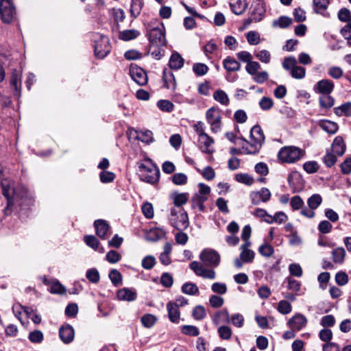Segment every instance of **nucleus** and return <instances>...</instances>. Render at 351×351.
<instances>
[{"label":"nucleus","instance_id":"nucleus-1","mask_svg":"<svg viewBox=\"0 0 351 351\" xmlns=\"http://www.w3.org/2000/svg\"><path fill=\"white\" fill-rule=\"evenodd\" d=\"M265 135L263 130L258 125H254L250 134V140L244 137L239 138L242 141L241 149L244 154L255 155L260 152V150L265 143Z\"/></svg>","mask_w":351,"mask_h":351},{"label":"nucleus","instance_id":"nucleus-2","mask_svg":"<svg viewBox=\"0 0 351 351\" xmlns=\"http://www.w3.org/2000/svg\"><path fill=\"white\" fill-rule=\"evenodd\" d=\"M139 179L148 184L154 185L160 179V170L152 159L147 158L136 162Z\"/></svg>","mask_w":351,"mask_h":351},{"label":"nucleus","instance_id":"nucleus-3","mask_svg":"<svg viewBox=\"0 0 351 351\" xmlns=\"http://www.w3.org/2000/svg\"><path fill=\"white\" fill-rule=\"evenodd\" d=\"M169 219L171 225L180 231L186 230L189 226L188 215L183 208H172Z\"/></svg>","mask_w":351,"mask_h":351},{"label":"nucleus","instance_id":"nucleus-4","mask_svg":"<svg viewBox=\"0 0 351 351\" xmlns=\"http://www.w3.org/2000/svg\"><path fill=\"white\" fill-rule=\"evenodd\" d=\"M303 151L295 146H287L280 149L278 154L279 160L287 163H293L300 159Z\"/></svg>","mask_w":351,"mask_h":351},{"label":"nucleus","instance_id":"nucleus-5","mask_svg":"<svg viewBox=\"0 0 351 351\" xmlns=\"http://www.w3.org/2000/svg\"><path fill=\"white\" fill-rule=\"evenodd\" d=\"M147 36L151 46H165L167 41L165 38V28L163 24L152 28L147 32Z\"/></svg>","mask_w":351,"mask_h":351},{"label":"nucleus","instance_id":"nucleus-6","mask_svg":"<svg viewBox=\"0 0 351 351\" xmlns=\"http://www.w3.org/2000/svg\"><path fill=\"white\" fill-rule=\"evenodd\" d=\"M0 16L2 21L6 23H10L16 19V9L11 0L0 1Z\"/></svg>","mask_w":351,"mask_h":351},{"label":"nucleus","instance_id":"nucleus-7","mask_svg":"<svg viewBox=\"0 0 351 351\" xmlns=\"http://www.w3.org/2000/svg\"><path fill=\"white\" fill-rule=\"evenodd\" d=\"M202 263L209 267H217L220 263L219 254L213 249H204L199 254Z\"/></svg>","mask_w":351,"mask_h":351},{"label":"nucleus","instance_id":"nucleus-8","mask_svg":"<svg viewBox=\"0 0 351 351\" xmlns=\"http://www.w3.org/2000/svg\"><path fill=\"white\" fill-rule=\"evenodd\" d=\"M94 51L97 58H105L110 51L109 38L104 35H99L98 39H95Z\"/></svg>","mask_w":351,"mask_h":351},{"label":"nucleus","instance_id":"nucleus-9","mask_svg":"<svg viewBox=\"0 0 351 351\" xmlns=\"http://www.w3.org/2000/svg\"><path fill=\"white\" fill-rule=\"evenodd\" d=\"M322 197L319 194L312 195L307 199L308 208H303V209L300 210V214L308 219L314 218L315 216V210L322 204Z\"/></svg>","mask_w":351,"mask_h":351},{"label":"nucleus","instance_id":"nucleus-10","mask_svg":"<svg viewBox=\"0 0 351 351\" xmlns=\"http://www.w3.org/2000/svg\"><path fill=\"white\" fill-rule=\"evenodd\" d=\"M207 122L210 125L213 132L217 133L221 130V116L218 108L211 107L206 112Z\"/></svg>","mask_w":351,"mask_h":351},{"label":"nucleus","instance_id":"nucleus-11","mask_svg":"<svg viewBox=\"0 0 351 351\" xmlns=\"http://www.w3.org/2000/svg\"><path fill=\"white\" fill-rule=\"evenodd\" d=\"M223 316L224 318V321L226 322H231L232 325L237 328L243 327L244 324V317L240 313H235L230 317V315L227 310H223V311L218 312L216 313L213 322L215 324L218 325L219 324L218 317Z\"/></svg>","mask_w":351,"mask_h":351},{"label":"nucleus","instance_id":"nucleus-12","mask_svg":"<svg viewBox=\"0 0 351 351\" xmlns=\"http://www.w3.org/2000/svg\"><path fill=\"white\" fill-rule=\"evenodd\" d=\"M189 267L198 276L204 278L213 280L216 278V273L213 269H209L204 267V265L197 262L193 261L190 263Z\"/></svg>","mask_w":351,"mask_h":351},{"label":"nucleus","instance_id":"nucleus-13","mask_svg":"<svg viewBox=\"0 0 351 351\" xmlns=\"http://www.w3.org/2000/svg\"><path fill=\"white\" fill-rule=\"evenodd\" d=\"M130 75L132 80L139 86L147 84L148 78L146 72L141 67L134 65L130 69Z\"/></svg>","mask_w":351,"mask_h":351},{"label":"nucleus","instance_id":"nucleus-14","mask_svg":"<svg viewBox=\"0 0 351 351\" xmlns=\"http://www.w3.org/2000/svg\"><path fill=\"white\" fill-rule=\"evenodd\" d=\"M252 203L254 205H258L261 202H267L271 197V193L267 188H262L258 191H253L250 193Z\"/></svg>","mask_w":351,"mask_h":351},{"label":"nucleus","instance_id":"nucleus-15","mask_svg":"<svg viewBox=\"0 0 351 351\" xmlns=\"http://www.w3.org/2000/svg\"><path fill=\"white\" fill-rule=\"evenodd\" d=\"M335 88V84L328 79L321 80L316 83L314 90L319 94L330 95Z\"/></svg>","mask_w":351,"mask_h":351},{"label":"nucleus","instance_id":"nucleus-16","mask_svg":"<svg viewBox=\"0 0 351 351\" xmlns=\"http://www.w3.org/2000/svg\"><path fill=\"white\" fill-rule=\"evenodd\" d=\"M307 319L301 313H297L288 321L287 324L292 330L299 331L306 326Z\"/></svg>","mask_w":351,"mask_h":351},{"label":"nucleus","instance_id":"nucleus-17","mask_svg":"<svg viewBox=\"0 0 351 351\" xmlns=\"http://www.w3.org/2000/svg\"><path fill=\"white\" fill-rule=\"evenodd\" d=\"M199 148L202 152L206 154H213L214 149L211 145L214 144V139L207 134H202L198 138Z\"/></svg>","mask_w":351,"mask_h":351},{"label":"nucleus","instance_id":"nucleus-18","mask_svg":"<svg viewBox=\"0 0 351 351\" xmlns=\"http://www.w3.org/2000/svg\"><path fill=\"white\" fill-rule=\"evenodd\" d=\"M252 16L254 18H260V21L263 19L264 14L266 12L265 5L263 0H254L251 5Z\"/></svg>","mask_w":351,"mask_h":351},{"label":"nucleus","instance_id":"nucleus-19","mask_svg":"<svg viewBox=\"0 0 351 351\" xmlns=\"http://www.w3.org/2000/svg\"><path fill=\"white\" fill-rule=\"evenodd\" d=\"M59 336L64 343H71L75 336L73 328L69 324L62 326L59 329Z\"/></svg>","mask_w":351,"mask_h":351},{"label":"nucleus","instance_id":"nucleus-20","mask_svg":"<svg viewBox=\"0 0 351 351\" xmlns=\"http://www.w3.org/2000/svg\"><path fill=\"white\" fill-rule=\"evenodd\" d=\"M97 235L102 239H106V234L110 230V226L104 219H97L94 222Z\"/></svg>","mask_w":351,"mask_h":351},{"label":"nucleus","instance_id":"nucleus-21","mask_svg":"<svg viewBox=\"0 0 351 351\" xmlns=\"http://www.w3.org/2000/svg\"><path fill=\"white\" fill-rule=\"evenodd\" d=\"M248 3L246 0H231L230 9L237 15L242 14L247 9Z\"/></svg>","mask_w":351,"mask_h":351},{"label":"nucleus","instance_id":"nucleus-22","mask_svg":"<svg viewBox=\"0 0 351 351\" xmlns=\"http://www.w3.org/2000/svg\"><path fill=\"white\" fill-rule=\"evenodd\" d=\"M162 80L164 86L168 89L174 90L176 86V79L173 73L167 69H165L162 71Z\"/></svg>","mask_w":351,"mask_h":351},{"label":"nucleus","instance_id":"nucleus-23","mask_svg":"<svg viewBox=\"0 0 351 351\" xmlns=\"http://www.w3.org/2000/svg\"><path fill=\"white\" fill-rule=\"evenodd\" d=\"M167 309L168 311V317L170 321L173 323H178L180 313L178 305L174 304L173 302H169L167 304Z\"/></svg>","mask_w":351,"mask_h":351},{"label":"nucleus","instance_id":"nucleus-24","mask_svg":"<svg viewBox=\"0 0 351 351\" xmlns=\"http://www.w3.org/2000/svg\"><path fill=\"white\" fill-rule=\"evenodd\" d=\"M189 194L188 193H173L171 195V198L173 199V204L176 208H181L180 207L185 204L189 199Z\"/></svg>","mask_w":351,"mask_h":351},{"label":"nucleus","instance_id":"nucleus-25","mask_svg":"<svg viewBox=\"0 0 351 351\" xmlns=\"http://www.w3.org/2000/svg\"><path fill=\"white\" fill-rule=\"evenodd\" d=\"M10 86L14 88L16 95L20 96L21 87V75L16 70L13 71L12 73L10 78Z\"/></svg>","mask_w":351,"mask_h":351},{"label":"nucleus","instance_id":"nucleus-26","mask_svg":"<svg viewBox=\"0 0 351 351\" xmlns=\"http://www.w3.org/2000/svg\"><path fill=\"white\" fill-rule=\"evenodd\" d=\"M318 125L323 130L330 134H335L339 128L337 123L326 119L319 121Z\"/></svg>","mask_w":351,"mask_h":351},{"label":"nucleus","instance_id":"nucleus-27","mask_svg":"<svg viewBox=\"0 0 351 351\" xmlns=\"http://www.w3.org/2000/svg\"><path fill=\"white\" fill-rule=\"evenodd\" d=\"M332 151L335 154L339 156H341L344 154L346 152V145L342 137H335L332 145Z\"/></svg>","mask_w":351,"mask_h":351},{"label":"nucleus","instance_id":"nucleus-28","mask_svg":"<svg viewBox=\"0 0 351 351\" xmlns=\"http://www.w3.org/2000/svg\"><path fill=\"white\" fill-rule=\"evenodd\" d=\"M117 298L120 300L131 302L136 298V293L132 289L123 288L118 291Z\"/></svg>","mask_w":351,"mask_h":351},{"label":"nucleus","instance_id":"nucleus-29","mask_svg":"<svg viewBox=\"0 0 351 351\" xmlns=\"http://www.w3.org/2000/svg\"><path fill=\"white\" fill-rule=\"evenodd\" d=\"M223 65L224 69L229 72L237 71L240 70L241 68L240 63L234 58L230 56L223 60Z\"/></svg>","mask_w":351,"mask_h":351},{"label":"nucleus","instance_id":"nucleus-30","mask_svg":"<svg viewBox=\"0 0 351 351\" xmlns=\"http://www.w3.org/2000/svg\"><path fill=\"white\" fill-rule=\"evenodd\" d=\"M184 64V59L178 53H173L170 57L169 66L171 69L178 70L181 69Z\"/></svg>","mask_w":351,"mask_h":351},{"label":"nucleus","instance_id":"nucleus-31","mask_svg":"<svg viewBox=\"0 0 351 351\" xmlns=\"http://www.w3.org/2000/svg\"><path fill=\"white\" fill-rule=\"evenodd\" d=\"M293 23L291 18L287 16H281L278 19H275L272 21V27L274 28H282L285 29L290 26Z\"/></svg>","mask_w":351,"mask_h":351},{"label":"nucleus","instance_id":"nucleus-32","mask_svg":"<svg viewBox=\"0 0 351 351\" xmlns=\"http://www.w3.org/2000/svg\"><path fill=\"white\" fill-rule=\"evenodd\" d=\"M331 254L335 263L342 264L344 262L346 252L343 247H338L332 251Z\"/></svg>","mask_w":351,"mask_h":351},{"label":"nucleus","instance_id":"nucleus-33","mask_svg":"<svg viewBox=\"0 0 351 351\" xmlns=\"http://www.w3.org/2000/svg\"><path fill=\"white\" fill-rule=\"evenodd\" d=\"M143 4V0H132L130 10L132 17L136 19L141 14Z\"/></svg>","mask_w":351,"mask_h":351},{"label":"nucleus","instance_id":"nucleus-34","mask_svg":"<svg viewBox=\"0 0 351 351\" xmlns=\"http://www.w3.org/2000/svg\"><path fill=\"white\" fill-rule=\"evenodd\" d=\"M136 138L145 143L149 144L154 141L153 134L150 130L136 131Z\"/></svg>","mask_w":351,"mask_h":351},{"label":"nucleus","instance_id":"nucleus-35","mask_svg":"<svg viewBox=\"0 0 351 351\" xmlns=\"http://www.w3.org/2000/svg\"><path fill=\"white\" fill-rule=\"evenodd\" d=\"M334 112L336 115L341 117L344 115L346 117L351 116V102H346L340 106L334 108Z\"/></svg>","mask_w":351,"mask_h":351},{"label":"nucleus","instance_id":"nucleus-36","mask_svg":"<svg viewBox=\"0 0 351 351\" xmlns=\"http://www.w3.org/2000/svg\"><path fill=\"white\" fill-rule=\"evenodd\" d=\"M329 0H313V6L315 13L324 14V12L328 8Z\"/></svg>","mask_w":351,"mask_h":351},{"label":"nucleus","instance_id":"nucleus-37","mask_svg":"<svg viewBox=\"0 0 351 351\" xmlns=\"http://www.w3.org/2000/svg\"><path fill=\"white\" fill-rule=\"evenodd\" d=\"M140 35V32L136 29H126L119 33L121 40L128 41L136 38Z\"/></svg>","mask_w":351,"mask_h":351},{"label":"nucleus","instance_id":"nucleus-38","mask_svg":"<svg viewBox=\"0 0 351 351\" xmlns=\"http://www.w3.org/2000/svg\"><path fill=\"white\" fill-rule=\"evenodd\" d=\"M213 98L223 106H228L230 100L228 95L222 90H217L213 93Z\"/></svg>","mask_w":351,"mask_h":351},{"label":"nucleus","instance_id":"nucleus-39","mask_svg":"<svg viewBox=\"0 0 351 351\" xmlns=\"http://www.w3.org/2000/svg\"><path fill=\"white\" fill-rule=\"evenodd\" d=\"M319 106L324 108L329 109L335 104V99L330 95H324L319 98Z\"/></svg>","mask_w":351,"mask_h":351},{"label":"nucleus","instance_id":"nucleus-40","mask_svg":"<svg viewBox=\"0 0 351 351\" xmlns=\"http://www.w3.org/2000/svg\"><path fill=\"white\" fill-rule=\"evenodd\" d=\"M182 291L185 294L194 295L199 293V289L193 282H186L182 286Z\"/></svg>","mask_w":351,"mask_h":351},{"label":"nucleus","instance_id":"nucleus-41","mask_svg":"<svg viewBox=\"0 0 351 351\" xmlns=\"http://www.w3.org/2000/svg\"><path fill=\"white\" fill-rule=\"evenodd\" d=\"M290 205L293 210H302L304 206V202L300 195L293 196L290 200Z\"/></svg>","mask_w":351,"mask_h":351},{"label":"nucleus","instance_id":"nucleus-42","mask_svg":"<svg viewBox=\"0 0 351 351\" xmlns=\"http://www.w3.org/2000/svg\"><path fill=\"white\" fill-rule=\"evenodd\" d=\"M235 180L240 183L251 186L254 183V178L247 173H237L235 176Z\"/></svg>","mask_w":351,"mask_h":351},{"label":"nucleus","instance_id":"nucleus-43","mask_svg":"<svg viewBox=\"0 0 351 351\" xmlns=\"http://www.w3.org/2000/svg\"><path fill=\"white\" fill-rule=\"evenodd\" d=\"M66 288L58 280L53 281L50 287V292L53 294H64L66 293Z\"/></svg>","mask_w":351,"mask_h":351},{"label":"nucleus","instance_id":"nucleus-44","mask_svg":"<svg viewBox=\"0 0 351 351\" xmlns=\"http://www.w3.org/2000/svg\"><path fill=\"white\" fill-rule=\"evenodd\" d=\"M86 277L92 283H97L100 280L98 270L95 268L89 269L86 271Z\"/></svg>","mask_w":351,"mask_h":351},{"label":"nucleus","instance_id":"nucleus-45","mask_svg":"<svg viewBox=\"0 0 351 351\" xmlns=\"http://www.w3.org/2000/svg\"><path fill=\"white\" fill-rule=\"evenodd\" d=\"M193 71L197 76H203L208 71V67L203 63H195L193 65Z\"/></svg>","mask_w":351,"mask_h":351},{"label":"nucleus","instance_id":"nucleus-46","mask_svg":"<svg viewBox=\"0 0 351 351\" xmlns=\"http://www.w3.org/2000/svg\"><path fill=\"white\" fill-rule=\"evenodd\" d=\"M192 315L196 320L203 319L206 315L205 308L202 305L195 306L192 312Z\"/></svg>","mask_w":351,"mask_h":351},{"label":"nucleus","instance_id":"nucleus-47","mask_svg":"<svg viewBox=\"0 0 351 351\" xmlns=\"http://www.w3.org/2000/svg\"><path fill=\"white\" fill-rule=\"evenodd\" d=\"M292 310L291 304L287 300H280L278 304V311L282 315H287L291 313Z\"/></svg>","mask_w":351,"mask_h":351},{"label":"nucleus","instance_id":"nucleus-48","mask_svg":"<svg viewBox=\"0 0 351 351\" xmlns=\"http://www.w3.org/2000/svg\"><path fill=\"white\" fill-rule=\"evenodd\" d=\"M292 77L298 80L303 79L306 75V69L300 66L296 65L291 71Z\"/></svg>","mask_w":351,"mask_h":351},{"label":"nucleus","instance_id":"nucleus-49","mask_svg":"<svg viewBox=\"0 0 351 351\" xmlns=\"http://www.w3.org/2000/svg\"><path fill=\"white\" fill-rule=\"evenodd\" d=\"M297 65L296 58L293 56L287 57L282 62V67L286 71H291Z\"/></svg>","mask_w":351,"mask_h":351},{"label":"nucleus","instance_id":"nucleus-50","mask_svg":"<svg viewBox=\"0 0 351 351\" xmlns=\"http://www.w3.org/2000/svg\"><path fill=\"white\" fill-rule=\"evenodd\" d=\"M84 241L88 246L92 247L95 250H98L99 246V242L95 236L86 235L84 237Z\"/></svg>","mask_w":351,"mask_h":351},{"label":"nucleus","instance_id":"nucleus-51","mask_svg":"<svg viewBox=\"0 0 351 351\" xmlns=\"http://www.w3.org/2000/svg\"><path fill=\"white\" fill-rule=\"evenodd\" d=\"M187 176L182 173H175L171 177L173 183L176 185H184L187 182Z\"/></svg>","mask_w":351,"mask_h":351},{"label":"nucleus","instance_id":"nucleus-52","mask_svg":"<svg viewBox=\"0 0 351 351\" xmlns=\"http://www.w3.org/2000/svg\"><path fill=\"white\" fill-rule=\"evenodd\" d=\"M286 282H287V288L293 291V292H298L300 290L301 288V283L300 282L291 278L290 277L287 278L285 280Z\"/></svg>","mask_w":351,"mask_h":351},{"label":"nucleus","instance_id":"nucleus-53","mask_svg":"<svg viewBox=\"0 0 351 351\" xmlns=\"http://www.w3.org/2000/svg\"><path fill=\"white\" fill-rule=\"evenodd\" d=\"M182 332L184 335L197 337L199 332V329L195 326L184 325L182 327Z\"/></svg>","mask_w":351,"mask_h":351},{"label":"nucleus","instance_id":"nucleus-54","mask_svg":"<svg viewBox=\"0 0 351 351\" xmlns=\"http://www.w3.org/2000/svg\"><path fill=\"white\" fill-rule=\"evenodd\" d=\"M157 106L160 110L164 112H171L173 110V104L169 100L162 99L158 101Z\"/></svg>","mask_w":351,"mask_h":351},{"label":"nucleus","instance_id":"nucleus-55","mask_svg":"<svg viewBox=\"0 0 351 351\" xmlns=\"http://www.w3.org/2000/svg\"><path fill=\"white\" fill-rule=\"evenodd\" d=\"M259 253L265 257H270L274 254V247L268 243L261 245L258 248Z\"/></svg>","mask_w":351,"mask_h":351},{"label":"nucleus","instance_id":"nucleus-56","mask_svg":"<svg viewBox=\"0 0 351 351\" xmlns=\"http://www.w3.org/2000/svg\"><path fill=\"white\" fill-rule=\"evenodd\" d=\"M156 322V317L152 314H147L141 317V322L146 328H151Z\"/></svg>","mask_w":351,"mask_h":351},{"label":"nucleus","instance_id":"nucleus-57","mask_svg":"<svg viewBox=\"0 0 351 351\" xmlns=\"http://www.w3.org/2000/svg\"><path fill=\"white\" fill-rule=\"evenodd\" d=\"M328 73L332 78L338 80L343 76V71L339 66H333L328 69Z\"/></svg>","mask_w":351,"mask_h":351},{"label":"nucleus","instance_id":"nucleus-58","mask_svg":"<svg viewBox=\"0 0 351 351\" xmlns=\"http://www.w3.org/2000/svg\"><path fill=\"white\" fill-rule=\"evenodd\" d=\"M156 264V258L154 256L149 255L146 256L142 260V267L145 269H152Z\"/></svg>","mask_w":351,"mask_h":351},{"label":"nucleus","instance_id":"nucleus-59","mask_svg":"<svg viewBox=\"0 0 351 351\" xmlns=\"http://www.w3.org/2000/svg\"><path fill=\"white\" fill-rule=\"evenodd\" d=\"M109 278L112 284L115 286H118L122 280L121 274L117 269H112L110 271Z\"/></svg>","mask_w":351,"mask_h":351},{"label":"nucleus","instance_id":"nucleus-60","mask_svg":"<svg viewBox=\"0 0 351 351\" xmlns=\"http://www.w3.org/2000/svg\"><path fill=\"white\" fill-rule=\"evenodd\" d=\"M29 339L32 343H39L43 340V334L40 330H34L29 334Z\"/></svg>","mask_w":351,"mask_h":351},{"label":"nucleus","instance_id":"nucleus-61","mask_svg":"<svg viewBox=\"0 0 351 351\" xmlns=\"http://www.w3.org/2000/svg\"><path fill=\"white\" fill-rule=\"evenodd\" d=\"M303 168L308 173H314L319 169V165L316 161H308L303 165Z\"/></svg>","mask_w":351,"mask_h":351},{"label":"nucleus","instance_id":"nucleus-62","mask_svg":"<svg viewBox=\"0 0 351 351\" xmlns=\"http://www.w3.org/2000/svg\"><path fill=\"white\" fill-rule=\"evenodd\" d=\"M106 258L110 263L114 264L121 260V256L118 252L115 250H110L106 254Z\"/></svg>","mask_w":351,"mask_h":351},{"label":"nucleus","instance_id":"nucleus-63","mask_svg":"<svg viewBox=\"0 0 351 351\" xmlns=\"http://www.w3.org/2000/svg\"><path fill=\"white\" fill-rule=\"evenodd\" d=\"M320 324L324 327H332L335 324V318L332 315H327L322 317Z\"/></svg>","mask_w":351,"mask_h":351},{"label":"nucleus","instance_id":"nucleus-64","mask_svg":"<svg viewBox=\"0 0 351 351\" xmlns=\"http://www.w3.org/2000/svg\"><path fill=\"white\" fill-rule=\"evenodd\" d=\"M211 290L215 293L223 295L226 293L227 287L223 282H214L211 286Z\"/></svg>","mask_w":351,"mask_h":351}]
</instances>
